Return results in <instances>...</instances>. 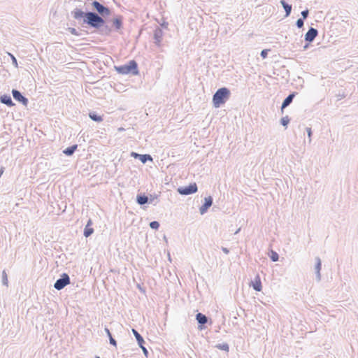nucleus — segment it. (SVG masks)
<instances>
[{"mask_svg": "<svg viewBox=\"0 0 358 358\" xmlns=\"http://www.w3.org/2000/svg\"><path fill=\"white\" fill-rule=\"evenodd\" d=\"M231 92L227 87H222L217 90L213 97V103L214 107L219 108L224 104L229 99Z\"/></svg>", "mask_w": 358, "mask_h": 358, "instance_id": "obj_1", "label": "nucleus"}, {"mask_svg": "<svg viewBox=\"0 0 358 358\" xmlns=\"http://www.w3.org/2000/svg\"><path fill=\"white\" fill-rule=\"evenodd\" d=\"M85 22L93 27L99 28L104 23V20L101 17L92 12L85 13Z\"/></svg>", "mask_w": 358, "mask_h": 358, "instance_id": "obj_2", "label": "nucleus"}, {"mask_svg": "<svg viewBox=\"0 0 358 358\" xmlns=\"http://www.w3.org/2000/svg\"><path fill=\"white\" fill-rule=\"evenodd\" d=\"M116 70L121 74L132 73L134 75H137L138 73V66L134 60H131L128 64L116 67Z\"/></svg>", "mask_w": 358, "mask_h": 358, "instance_id": "obj_3", "label": "nucleus"}, {"mask_svg": "<svg viewBox=\"0 0 358 358\" xmlns=\"http://www.w3.org/2000/svg\"><path fill=\"white\" fill-rule=\"evenodd\" d=\"M178 192L182 195H188L197 192V186L196 183L190 184L187 187H182L178 189Z\"/></svg>", "mask_w": 358, "mask_h": 358, "instance_id": "obj_4", "label": "nucleus"}, {"mask_svg": "<svg viewBox=\"0 0 358 358\" xmlns=\"http://www.w3.org/2000/svg\"><path fill=\"white\" fill-rule=\"evenodd\" d=\"M70 283V279L67 274L64 273L62 275V278L57 280L56 282L55 283V288L60 290L63 289L66 285H69Z\"/></svg>", "mask_w": 358, "mask_h": 358, "instance_id": "obj_5", "label": "nucleus"}, {"mask_svg": "<svg viewBox=\"0 0 358 358\" xmlns=\"http://www.w3.org/2000/svg\"><path fill=\"white\" fill-rule=\"evenodd\" d=\"M92 5L94 6V8L100 13V14H103V13H106V15H108L110 13V10L108 8L104 7L103 5H101L99 2L98 1H94L92 3Z\"/></svg>", "mask_w": 358, "mask_h": 358, "instance_id": "obj_6", "label": "nucleus"}, {"mask_svg": "<svg viewBox=\"0 0 358 358\" xmlns=\"http://www.w3.org/2000/svg\"><path fill=\"white\" fill-rule=\"evenodd\" d=\"M12 94L15 100L22 103L24 106H27L28 103L27 99L24 97L19 91L13 90Z\"/></svg>", "mask_w": 358, "mask_h": 358, "instance_id": "obj_7", "label": "nucleus"}, {"mask_svg": "<svg viewBox=\"0 0 358 358\" xmlns=\"http://www.w3.org/2000/svg\"><path fill=\"white\" fill-rule=\"evenodd\" d=\"M317 35V29L310 28L305 35V39L307 41L311 42Z\"/></svg>", "mask_w": 358, "mask_h": 358, "instance_id": "obj_8", "label": "nucleus"}, {"mask_svg": "<svg viewBox=\"0 0 358 358\" xmlns=\"http://www.w3.org/2000/svg\"><path fill=\"white\" fill-rule=\"evenodd\" d=\"M213 200L210 196L205 198V203L200 208V213L201 214H204L208 208H210L212 205Z\"/></svg>", "mask_w": 358, "mask_h": 358, "instance_id": "obj_9", "label": "nucleus"}, {"mask_svg": "<svg viewBox=\"0 0 358 358\" xmlns=\"http://www.w3.org/2000/svg\"><path fill=\"white\" fill-rule=\"evenodd\" d=\"M251 285H252V287L254 288V289H255L256 291H257V292L262 291V285L261 279H260V277L259 275H257L255 277L254 281H252L251 282Z\"/></svg>", "mask_w": 358, "mask_h": 358, "instance_id": "obj_10", "label": "nucleus"}, {"mask_svg": "<svg viewBox=\"0 0 358 358\" xmlns=\"http://www.w3.org/2000/svg\"><path fill=\"white\" fill-rule=\"evenodd\" d=\"M92 221L91 220H89L84 230V236L85 237H88L93 234L94 229L92 227Z\"/></svg>", "mask_w": 358, "mask_h": 358, "instance_id": "obj_11", "label": "nucleus"}, {"mask_svg": "<svg viewBox=\"0 0 358 358\" xmlns=\"http://www.w3.org/2000/svg\"><path fill=\"white\" fill-rule=\"evenodd\" d=\"M0 99L3 103H5L8 106H14V103H13L10 96H7V95L1 96Z\"/></svg>", "mask_w": 358, "mask_h": 358, "instance_id": "obj_12", "label": "nucleus"}, {"mask_svg": "<svg viewBox=\"0 0 358 358\" xmlns=\"http://www.w3.org/2000/svg\"><path fill=\"white\" fill-rule=\"evenodd\" d=\"M294 96V94H289L283 101L282 104V110L286 108L292 101V99Z\"/></svg>", "mask_w": 358, "mask_h": 358, "instance_id": "obj_13", "label": "nucleus"}, {"mask_svg": "<svg viewBox=\"0 0 358 358\" xmlns=\"http://www.w3.org/2000/svg\"><path fill=\"white\" fill-rule=\"evenodd\" d=\"M132 332L134 334V335L135 336L138 343V345L140 346H141L142 344L144 343V340L143 338H142V336L138 333L137 331H136L135 329H132Z\"/></svg>", "mask_w": 358, "mask_h": 358, "instance_id": "obj_14", "label": "nucleus"}, {"mask_svg": "<svg viewBox=\"0 0 358 358\" xmlns=\"http://www.w3.org/2000/svg\"><path fill=\"white\" fill-rule=\"evenodd\" d=\"M77 145H74L73 146L67 148L66 150H64V153L66 155H71L75 150L77 149Z\"/></svg>", "mask_w": 358, "mask_h": 358, "instance_id": "obj_15", "label": "nucleus"}, {"mask_svg": "<svg viewBox=\"0 0 358 358\" xmlns=\"http://www.w3.org/2000/svg\"><path fill=\"white\" fill-rule=\"evenodd\" d=\"M281 4L282 5L283 8L285 10L286 12V16H288L292 10V6L290 5H288L284 0H282L280 1Z\"/></svg>", "mask_w": 358, "mask_h": 358, "instance_id": "obj_16", "label": "nucleus"}, {"mask_svg": "<svg viewBox=\"0 0 358 358\" xmlns=\"http://www.w3.org/2000/svg\"><path fill=\"white\" fill-rule=\"evenodd\" d=\"M196 320L199 323L202 324L207 322V317L201 313H198L196 315Z\"/></svg>", "mask_w": 358, "mask_h": 358, "instance_id": "obj_17", "label": "nucleus"}, {"mask_svg": "<svg viewBox=\"0 0 358 358\" xmlns=\"http://www.w3.org/2000/svg\"><path fill=\"white\" fill-rule=\"evenodd\" d=\"M85 13L79 9H76V10L73 11V17L76 19H80V18L83 17V16H85Z\"/></svg>", "mask_w": 358, "mask_h": 358, "instance_id": "obj_18", "label": "nucleus"}, {"mask_svg": "<svg viewBox=\"0 0 358 358\" xmlns=\"http://www.w3.org/2000/svg\"><path fill=\"white\" fill-rule=\"evenodd\" d=\"M137 201L139 204H145L148 202V197L146 196H137Z\"/></svg>", "mask_w": 358, "mask_h": 358, "instance_id": "obj_19", "label": "nucleus"}, {"mask_svg": "<svg viewBox=\"0 0 358 358\" xmlns=\"http://www.w3.org/2000/svg\"><path fill=\"white\" fill-rule=\"evenodd\" d=\"M90 117L96 122H101L103 120L101 116L97 115L94 113H90Z\"/></svg>", "mask_w": 358, "mask_h": 358, "instance_id": "obj_20", "label": "nucleus"}, {"mask_svg": "<svg viewBox=\"0 0 358 358\" xmlns=\"http://www.w3.org/2000/svg\"><path fill=\"white\" fill-rule=\"evenodd\" d=\"M270 258L272 259L273 262H276L278 260V255L276 252L271 250L270 252Z\"/></svg>", "mask_w": 358, "mask_h": 358, "instance_id": "obj_21", "label": "nucleus"}, {"mask_svg": "<svg viewBox=\"0 0 358 358\" xmlns=\"http://www.w3.org/2000/svg\"><path fill=\"white\" fill-rule=\"evenodd\" d=\"M140 159L143 163H145L147 160H152V157L149 155H140Z\"/></svg>", "mask_w": 358, "mask_h": 358, "instance_id": "obj_22", "label": "nucleus"}, {"mask_svg": "<svg viewBox=\"0 0 358 358\" xmlns=\"http://www.w3.org/2000/svg\"><path fill=\"white\" fill-rule=\"evenodd\" d=\"M217 348L220 350H224L226 352H228L229 349V345L227 343L217 345Z\"/></svg>", "mask_w": 358, "mask_h": 358, "instance_id": "obj_23", "label": "nucleus"}, {"mask_svg": "<svg viewBox=\"0 0 358 358\" xmlns=\"http://www.w3.org/2000/svg\"><path fill=\"white\" fill-rule=\"evenodd\" d=\"M113 24L115 26V27L117 29H120V27L122 26V21H121V20L116 18L113 20Z\"/></svg>", "mask_w": 358, "mask_h": 358, "instance_id": "obj_24", "label": "nucleus"}, {"mask_svg": "<svg viewBox=\"0 0 358 358\" xmlns=\"http://www.w3.org/2000/svg\"><path fill=\"white\" fill-rule=\"evenodd\" d=\"M150 227L152 228V229H158L159 227V224L158 222L157 221H153V222H151L150 223Z\"/></svg>", "mask_w": 358, "mask_h": 358, "instance_id": "obj_25", "label": "nucleus"}, {"mask_svg": "<svg viewBox=\"0 0 358 358\" xmlns=\"http://www.w3.org/2000/svg\"><path fill=\"white\" fill-rule=\"evenodd\" d=\"M296 25L299 28H301L303 26V21L302 19H299L296 21Z\"/></svg>", "mask_w": 358, "mask_h": 358, "instance_id": "obj_26", "label": "nucleus"}, {"mask_svg": "<svg viewBox=\"0 0 358 358\" xmlns=\"http://www.w3.org/2000/svg\"><path fill=\"white\" fill-rule=\"evenodd\" d=\"M268 50H263L261 52V56L264 59L267 57Z\"/></svg>", "mask_w": 358, "mask_h": 358, "instance_id": "obj_27", "label": "nucleus"}, {"mask_svg": "<svg viewBox=\"0 0 358 358\" xmlns=\"http://www.w3.org/2000/svg\"><path fill=\"white\" fill-rule=\"evenodd\" d=\"M281 122L284 126H286L289 122V120L287 119V117H283L281 120Z\"/></svg>", "mask_w": 358, "mask_h": 358, "instance_id": "obj_28", "label": "nucleus"}, {"mask_svg": "<svg viewBox=\"0 0 358 358\" xmlns=\"http://www.w3.org/2000/svg\"><path fill=\"white\" fill-rule=\"evenodd\" d=\"M109 339H110V344H112L114 346L117 345V343H116L115 340L112 337V336L109 337Z\"/></svg>", "mask_w": 358, "mask_h": 358, "instance_id": "obj_29", "label": "nucleus"}, {"mask_svg": "<svg viewBox=\"0 0 358 358\" xmlns=\"http://www.w3.org/2000/svg\"><path fill=\"white\" fill-rule=\"evenodd\" d=\"M301 15H302L303 19H306L308 15V10H306L302 11Z\"/></svg>", "mask_w": 358, "mask_h": 358, "instance_id": "obj_30", "label": "nucleus"}, {"mask_svg": "<svg viewBox=\"0 0 358 358\" xmlns=\"http://www.w3.org/2000/svg\"><path fill=\"white\" fill-rule=\"evenodd\" d=\"M105 331H106V332L107 335L108 336V337H110V336H112V335H111V334H110V331H109V329H108V328H106V329H105Z\"/></svg>", "mask_w": 358, "mask_h": 358, "instance_id": "obj_31", "label": "nucleus"}, {"mask_svg": "<svg viewBox=\"0 0 358 358\" xmlns=\"http://www.w3.org/2000/svg\"><path fill=\"white\" fill-rule=\"evenodd\" d=\"M140 347L142 348V350H143V351L144 352L145 354L148 353V351H147L146 348L143 345V344Z\"/></svg>", "mask_w": 358, "mask_h": 358, "instance_id": "obj_32", "label": "nucleus"}, {"mask_svg": "<svg viewBox=\"0 0 358 358\" xmlns=\"http://www.w3.org/2000/svg\"><path fill=\"white\" fill-rule=\"evenodd\" d=\"M131 156L134 157L135 158L139 157H140V155L137 154V153H135V152H132L131 153Z\"/></svg>", "mask_w": 358, "mask_h": 358, "instance_id": "obj_33", "label": "nucleus"}, {"mask_svg": "<svg viewBox=\"0 0 358 358\" xmlns=\"http://www.w3.org/2000/svg\"><path fill=\"white\" fill-rule=\"evenodd\" d=\"M3 172H4V168L1 167L0 169V176L3 173Z\"/></svg>", "mask_w": 358, "mask_h": 358, "instance_id": "obj_34", "label": "nucleus"}, {"mask_svg": "<svg viewBox=\"0 0 358 358\" xmlns=\"http://www.w3.org/2000/svg\"><path fill=\"white\" fill-rule=\"evenodd\" d=\"M71 32L73 34H76V31L75 29H71Z\"/></svg>", "mask_w": 358, "mask_h": 358, "instance_id": "obj_35", "label": "nucleus"}, {"mask_svg": "<svg viewBox=\"0 0 358 358\" xmlns=\"http://www.w3.org/2000/svg\"><path fill=\"white\" fill-rule=\"evenodd\" d=\"M12 59H13V62H14L15 64H17L16 59L13 56H12Z\"/></svg>", "mask_w": 358, "mask_h": 358, "instance_id": "obj_36", "label": "nucleus"}, {"mask_svg": "<svg viewBox=\"0 0 358 358\" xmlns=\"http://www.w3.org/2000/svg\"><path fill=\"white\" fill-rule=\"evenodd\" d=\"M223 251H224L225 253H228V252H229V250H228L227 248H223Z\"/></svg>", "mask_w": 358, "mask_h": 358, "instance_id": "obj_37", "label": "nucleus"}, {"mask_svg": "<svg viewBox=\"0 0 358 358\" xmlns=\"http://www.w3.org/2000/svg\"><path fill=\"white\" fill-rule=\"evenodd\" d=\"M310 134H311L310 129H308V135L310 136Z\"/></svg>", "mask_w": 358, "mask_h": 358, "instance_id": "obj_38", "label": "nucleus"}, {"mask_svg": "<svg viewBox=\"0 0 358 358\" xmlns=\"http://www.w3.org/2000/svg\"><path fill=\"white\" fill-rule=\"evenodd\" d=\"M97 358H99V357H97Z\"/></svg>", "mask_w": 358, "mask_h": 358, "instance_id": "obj_39", "label": "nucleus"}]
</instances>
